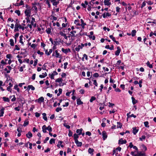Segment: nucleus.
Instances as JSON below:
<instances>
[{
	"instance_id": "c9c22d12",
	"label": "nucleus",
	"mask_w": 156,
	"mask_h": 156,
	"mask_svg": "<svg viewBox=\"0 0 156 156\" xmlns=\"http://www.w3.org/2000/svg\"><path fill=\"white\" fill-rule=\"evenodd\" d=\"M21 51L20 53V55H24L26 52V50L25 49H21Z\"/></svg>"
},
{
	"instance_id": "79ce46f5",
	"label": "nucleus",
	"mask_w": 156,
	"mask_h": 156,
	"mask_svg": "<svg viewBox=\"0 0 156 156\" xmlns=\"http://www.w3.org/2000/svg\"><path fill=\"white\" fill-rule=\"evenodd\" d=\"M62 51L64 53L66 54L68 52V50L67 49H65L63 48H62Z\"/></svg>"
},
{
	"instance_id": "5fc2aeb1",
	"label": "nucleus",
	"mask_w": 156,
	"mask_h": 156,
	"mask_svg": "<svg viewBox=\"0 0 156 156\" xmlns=\"http://www.w3.org/2000/svg\"><path fill=\"white\" fill-rule=\"evenodd\" d=\"M93 76L95 77H98L99 76V75L98 73H95L93 74Z\"/></svg>"
},
{
	"instance_id": "39448f33",
	"label": "nucleus",
	"mask_w": 156,
	"mask_h": 156,
	"mask_svg": "<svg viewBox=\"0 0 156 156\" xmlns=\"http://www.w3.org/2000/svg\"><path fill=\"white\" fill-rule=\"evenodd\" d=\"M59 40H60L59 41H54V44H54V46L53 47V49L54 50H55L56 49V48H57L56 46L58 44L57 43L61 42V39L60 38H59Z\"/></svg>"
},
{
	"instance_id": "338daca9",
	"label": "nucleus",
	"mask_w": 156,
	"mask_h": 156,
	"mask_svg": "<svg viewBox=\"0 0 156 156\" xmlns=\"http://www.w3.org/2000/svg\"><path fill=\"white\" fill-rule=\"evenodd\" d=\"M7 90L11 93L12 89L11 87L9 86L7 88Z\"/></svg>"
},
{
	"instance_id": "f3484780",
	"label": "nucleus",
	"mask_w": 156,
	"mask_h": 156,
	"mask_svg": "<svg viewBox=\"0 0 156 156\" xmlns=\"http://www.w3.org/2000/svg\"><path fill=\"white\" fill-rule=\"evenodd\" d=\"M94 149L92 148H89L88 150V152L90 154L92 155L93 154V152L94 151Z\"/></svg>"
},
{
	"instance_id": "473e14b6",
	"label": "nucleus",
	"mask_w": 156,
	"mask_h": 156,
	"mask_svg": "<svg viewBox=\"0 0 156 156\" xmlns=\"http://www.w3.org/2000/svg\"><path fill=\"white\" fill-rule=\"evenodd\" d=\"M96 99V98L94 96H92L90 100V102H92L93 101H95Z\"/></svg>"
},
{
	"instance_id": "72a5a7b5",
	"label": "nucleus",
	"mask_w": 156,
	"mask_h": 156,
	"mask_svg": "<svg viewBox=\"0 0 156 156\" xmlns=\"http://www.w3.org/2000/svg\"><path fill=\"white\" fill-rule=\"evenodd\" d=\"M55 139L54 138H52L49 141V143L50 144H52L53 143H55Z\"/></svg>"
},
{
	"instance_id": "0eeeda50",
	"label": "nucleus",
	"mask_w": 156,
	"mask_h": 156,
	"mask_svg": "<svg viewBox=\"0 0 156 156\" xmlns=\"http://www.w3.org/2000/svg\"><path fill=\"white\" fill-rule=\"evenodd\" d=\"M19 24L16 23L15 24V29L14 30V32H16L19 30Z\"/></svg>"
},
{
	"instance_id": "c85d7f7f",
	"label": "nucleus",
	"mask_w": 156,
	"mask_h": 156,
	"mask_svg": "<svg viewBox=\"0 0 156 156\" xmlns=\"http://www.w3.org/2000/svg\"><path fill=\"white\" fill-rule=\"evenodd\" d=\"M79 20H75L74 23L77 26H80V24L79 23Z\"/></svg>"
},
{
	"instance_id": "ddd939ff",
	"label": "nucleus",
	"mask_w": 156,
	"mask_h": 156,
	"mask_svg": "<svg viewBox=\"0 0 156 156\" xmlns=\"http://www.w3.org/2000/svg\"><path fill=\"white\" fill-rule=\"evenodd\" d=\"M133 133L134 135H136L138 132V129H137L136 128V127H133Z\"/></svg>"
},
{
	"instance_id": "9d476101",
	"label": "nucleus",
	"mask_w": 156,
	"mask_h": 156,
	"mask_svg": "<svg viewBox=\"0 0 156 156\" xmlns=\"http://www.w3.org/2000/svg\"><path fill=\"white\" fill-rule=\"evenodd\" d=\"M30 89L32 90H34L35 89L34 87L32 85H29L27 86V90L29 91Z\"/></svg>"
},
{
	"instance_id": "49530a36",
	"label": "nucleus",
	"mask_w": 156,
	"mask_h": 156,
	"mask_svg": "<svg viewBox=\"0 0 156 156\" xmlns=\"http://www.w3.org/2000/svg\"><path fill=\"white\" fill-rule=\"evenodd\" d=\"M32 8H34V9L35 10V13H37V12L38 11V9L37 7L35 5H33Z\"/></svg>"
},
{
	"instance_id": "a19ab883",
	"label": "nucleus",
	"mask_w": 156,
	"mask_h": 156,
	"mask_svg": "<svg viewBox=\"0 0 156 156\" xmlns=\"http://www.w3.org/2000/svg\"><path fill=\"white\" fill-rule=\"evenodd\" d=\"M147 66H148L150 68H152L153 67V66L152 64H151L149 61H148L146 63Z\"/></svg>"
},
{
	"instance_id": "9b49d317",
	"label": "nucleus",
	"mask_w": 156,
	"mask_h": 156,
	"mask_svg": "<svg viewBox=\"0 0 156 156\" xmlns=\"http://www.w3.org/2000/svg\"><path fill=\"white\" fill-rule=\"evenodd\" d=\"M50 1L52 3V5L54 6L57 5L59 3V1L57 2L56 0H50Z\"/></svg>"
},
{
	"instance_id": "2eb2a0df",
	"label": "nucleus",
	"mask_w": 156,
	"mask_h": 156,
	"mask_svg": "<svg viewBox=\"0 0 156 156\" xmlns=\"http://www.w3.org/2000/svg\"><path fill=\"white\" fill-rule=\"evenodd\" d=\"M75 143L76 144L77 147H81L82 145V143L81 142L78 141V140L75 141Z\"/></svg>"
},
{
	"instance_id": "603ef678",
	"label": "nucleus",
	"mask_w": 156,
	"mask_h": 156,
	"mask_svg": "<svg viewBox=\"0 0 156 156\" xmlns=\"http://www.w3.org/2000/svg\"><path fill=\"white\" fill-rule=\"evenodd\" d=\"M109 37L114 42L115 40V37L112 35H109Z\"/></svg>"
},
{
	"instance_id": "cd10ccee",
	"label": "nucleus",
	"mask_w": 156,
	"mask_h": 156,
	"mask_svg": "<svg viewBox=\"0 0 156 156\" xmlns=\"http://www.w3.org/2000/svg\"><path fill=\"white\" fill-rule=\"evenodd\" d=\"M79 35H80L81 36H82V35H86V36H87V33L86 32H84V33H83L82 32V30H81L80 32H79Z\"/></svg>"
},
{
	"instance_id": "7c9ffc66",
	"label": "nucleus",
	"mask_w": 156,
	"mask_h": 156,
	"mask_svg": "<svg viewBox=\"0 0 156 156\" xmlns=\"http://www.w3.org/2000/svg\"><path fill=\"white\" fill-rule=\"evenodd\" d=\"M62 78H60L57 79L55 80V82L56 83H60L61 82H62Z\"/></svg>"
},
{
	"instance_id": "0e129e2a",
	"label": "nucleus",
	"mask_w": 156,
	"mask_h": 156,
	"mask_svg": "<svg viewBox=\"0 0 156 156\" xmlns=\"http://www.w3.org/2000/svg\"><path fill=\"white\" fill-rule=\"evenodd\" d=\"M64 69H66L67 68V66L68 65V63L67 62H66L64 63Z\"/></svg>"
},
{
	"instance_id": "8fccbe9b",
	"label": "nucleus",
	"mask_w": 156,
	"mask_h": 156,
	"mask_svg": "<svg viewBox=\"0 0 156 156\" xmlns=\"http://www.w3.org/2000/svg\"><path fill=\"white\" fill-rule=\"evenodd\" d=\"M15 12L16 13L18 16H20V11L19 10H16L15 11Z\"/></svg>"
},
{
	"instance_id": "a878e982",
	"label": "nucleus",
	"mask_w": 156,
	"mask_h": 156,
	"mask_svg": "<svg viewBox=\"0 0 156 156\" xmlns=\"http://www.w3.org/2000/svg\"><path fill=\"white\" fill-rule=\"evenodd\" d=\"M19 35V33H16L15 35L14 38L15 40V43H16L17 41V38L18 37Z\"/></svg>"
},
{
	"instance_id": "de8ad7c7",
	"label": "nucleus",
	"mask_w": 156,
	"mask_h": 156,
	"mask_svg": "<svg viewBox=\"0 0 156 156\" xmlns=\"http://www.w3.org/2000/svg\"><path fill=\"white\" fill-rule=\"evenodd\" d=\"M62 110V108L60 107H58L57 108L55 109V111L57 112H58L59 111H61Z\"/></svg>"
},
{
	"instance_id": "f257e3e1",
	"label": "nucleus",
	"mask_w": 156,
	"mask_h": 156,
	"mask_svg": "<svg viewBox=\"0 0 156 156\" xmlns=\"http://www.w3.org/2000/svg\"><path fill=\"white\" fill-rule=\"evenodd\" d=\"M44 98L43 97H41L39 98L38 99L35 100V101H37L38 103L41 104V102H44Z\"/></svg>"
},
{
	"instance_id": "a211bd4d",
	"label": "nucleus",
	"mask_w": 156,
	"mask_h": 156,
	"mask_svg": "<svg viewBox=\"0 0 156 156\" xmlns=\"http://www.w3.org/2000/svg\"><path fill=\"white\" fill-rule=\"evenodd\" d=\"M131 99L132 100V103L133 105H134L137 102V101L135 100V98L133 97H131Z\"/></svg>"
},
{
	"instance_id": "e433bc0d",
	"label": "nucleus",
	"mask_w": 156,
	"mask_h": 156,
	"mask_svg": "<svg viewBox=\"0 0 156 156\" xmlns=\"http://www.w3.org/2000/svg\"><path fill=\"white\" fill-rule=\"evenodd\" d=\"M130 113V112L129 113H127V116L128 117H133L134 118H135L136 117V115H134L133 114H132L131 115H129V114Z\"/></svg>"
},
{
	"instance_id": "f704fd0d",
	"label": "nucleus",
	"mask_w": 156,
	"mask_h": 156,
	"mask_svg": "<svg viewBox=\"0 0 156 156\" xmlns=\"http://www.w3.org/2000/svg\"><path fill=\"white\" fill-rule=\"evenodd\" d=\"M51 28L50 27H48L46 31L48 34H49L51 33Z\"/></svg>"
},
{
	"instance_id": "4d7b16f0",
	"label": "nucleus",
	"mask_w": 156,
	"mask_h": 156,
	"mask_svg": "<svg viewBox=\"0 0 156 156\" xmlns=\"http://www.w3.org/2000/svg\"><path fill=\"white\" fill-rule=\"evenodd\" d=\"M20 50V48L18 47V45H15V48L14 49V50Z\"/></svg>"
},
{
	"instance_id": "b1692460",
	"label": "nucleus",
	"mask_w": 156,
	"mask_h": 156,
	"mask_svg": "<svg viewBox=\"0 0 156 156\" xmlns=\"http://www.w3.org/2000/svg\"><path fill=\"white\" fill-rule=\"evenodd\" d=\"M76 33V31L75 30H72L70 32L71 36L72 37H75V34Z\"/></svg>"
},
{
	"instance_id": "58836bf2",
	"label": "nucleus",
	"mask_w": 156,
	"mask_h": 156,
	"mask_svg": "<svg viewBox=\"0 0 156 156\" xmlns=\"http://www.w3.org/2000/svg\"><path fill=\"white\" fill-rule=\"evenodd\" d=\"M46 67L47 66L46 65V64L45 63L43 65L42 69L44 70H46L47 72L48 71V70L46 69Z\"/></svg>"
},
{
	"instance_id": "6ab92c4d",
	"label": "nucleus",
	"mask_w": 156,
	"mask_h": 156,
	"mask_svg": "<svg viewBox=\"0 0 156 156\" xmlns=\"http://www.w3.org/2000/svg\"><path fill=\"white\" fill-rule=\"evenodd\" d=\"M79 135L77 134L76 133H74V140L75 141H76L78 140V139L79 138V136H78Z\"/></svg>"
},
{
	"instance_id": "aec40b11",
	"label": "nucleus",
	"mask_w": 156,
	"mask_h": 156,
	"mask_svg": "<svg viewBox=\"0 0 156 156\" xmlns=\"http://www.w3.org/2000/svg\"><path fill=\"white\" fill-rule=\"evenodd\" d=\"M83 131V129L82 128H81L80 129H77L76 130V133H79L78 135H80L81 134H82V132Z\"/></svg>"
},
{
	"instance_id": "37998d69",
	"label": "nucleus",
	"mask_w": 156,
	"mask_h": 156,
	"mask_svg": "<svg viewBox=\"0 0 156 156\" xmlns=\"http://www.w3.org/2000/svg\"><path fill=\"white\" fill-rule=\"evenodd\" d=\"M48 75L50 77L51 79H54L55 75H54L53 73H52L51 74H49Z\"/></svg>"
},
{
	"instance_id": "f03ea898",
	"label": "nucleus",
	"mask_w": 156,
	"mask_h": 156,
	"mask_svg": "<svg viewBox=\"0 0 156 156\" xmlns=\"http://www.w3.org/2000/svg\"><path fill=\"white\" fill-rule=\"evenodd\" d=\"M127 143V141L126 140H123L122 138H121L119 140L118 144H126Z\"/></svg>"
},
{
	"instance_id": "c756f323",
	"label": "nucleus",
	"mask_w": 156,
	"mask_h": 156,
	"mask_svg": "<svg viewBox=\"0 0 156 156\" xmlns=\"http://www.w3.org/2000/svg\"><path fill=\"white\" fill-rule=\"evenodd\" d=\"M136 31L135 30H132L131 32V35L132 37H134L136 35Z\"/></svg>"
},
{
	"instance_id": "bf43d9fd",
	"label": "nucleus",
	"mask_w": 156,
	"mask_h": 156,
	"mask_svg": "<svg viewBox=\"0 0 156 156\" xmlns=\"http://www.w3.org/2000/svg\"><path fill=\"white\" fill-rule=\"evenodd\" d=\"M12 57V55L10 54H8L6 55V57L7 58L10 59Z\"/></svg>"
},
{
	"instance_id": "e2e57ef3",
	"label": "nucleus",
	"mask_w": 156,
	"mask_h": 156,
	"mask_svg": "<svg viewBox=\"0 0 156 156\" xmlns=\"http://www.w3.org/2000/svg\"><path fill=\"white\" fill-rule=\"evenodd\" d=\"M108 104H109L108 106L109 107H112V106H113L115 105L114 104L111 103L110 102L108 103Z\"/></svg>"
},
{
	"instance_id": "69168bd1",
	"label": "nucleus",
	"mask_w": 156,
	"mask_h": 156,
	"mask_svg": "<svg viewBox=\"0 0 156 156\" xmlns=\"http://www.w3.org/2000/svg\"><path fill=\"white\" fill-rule=\"evenodd\" d=\"M79 92H80V93L81 94H83L84 93V90L83 89H81L79 90Z\"/></svg>"
},
{
	"instance_id": "4c0bfd02",
	"label": "nucleus",
	"mask_w": 156,
	"mask_h": 156,
	"mask_svg": "<svg viewBox=\"0 0 156 156\" xmlns=\"http://www.w3.org/2000/svg\"><path fill=\"white\" fill-rule=\"evenodd\" d=\"M144 126L146 127L149 128V122L148 121H146L144 122Z\"/></svg>"
},
{
	"instance_id": "774afa93",
	"label": "nucleus",
	"mask_w": 156,
	"mask_h": 156,
	"mask_svg": "<svg viewBox=\"0 0 156 156\" xmlns=\"http://www.w3.org/2000/svg\"><path fill=\"white\" fill-rule=\"evenodd\" d=\"M86 134L90 136L91 135V133L90 132L87 131V132H86Z\"/></svg>"
},
{
	"instance_id": "423d86ee",
	"label": "nucleus",
	"mask_w": 156,
	"mask_h": 156,
	"mask_svg": "<svg viewBox=\"0 0 156 156\" xmlns=\"http://www.w3.org/2000/svg\"><path fill=\"white\" fill-rule=\"evenodd\" d=\"M117 50L115 51V54L116 56H118L121 51V49L119 47L117 48Z\"/></svg>"
},
{
	"instance_id": "052dcab7",
	"label": "nucleus",
	"mask_w": 156,
	"mask_h": 156,
	"mask_svg": "<svg viewBox=\"0 0 156 156\" xmlns=\"http://www.w3.org/2000/svg\"><path fill=\"white\" fill-rule=\"evenodd\" d=\"M146 5V2L145 1L143 2L142 4L141 8H143Z\"/></svg>"
},
{
	"instance_id": "20e7f679",
	"label": "nucleus",
	"mask_w": 156,
	"mask_h": 156,
	"mask_svg": "<svg viewBox=\"0 0 156 156\" xmlns=\"http://www.w3.org/2000/svg\"><path fill=\"white\" fill-rule=\"evenodd\" d=\"M31 10L29 9H26L24 11V13L26 16H30V13H31Z\"/></svg>"
},
{
	"instance_id": "393cba45",
	"label": "nucleus",
	"mask_w": 156,
	"mask_h": 156,
	"mask_svg": "<svg viewBox=\"0 0 156 156\" xmlns=\"http://www.w3.org/2000/svg\"><path fill=\"white\" fill-rule=\"evenodd\" d=\"M43 115V118L44 120L47 121V118L46 116V114L45 113H43L42 114Z\"/></svg>"
},
{
	"instance_id": "4be33fe9",
	"label": "nucleus",
	"mask_w": 156,
	"mask_h": 156,
	"mask_svg": "<svg viewBox=\"0 0 156 156\" xmlns=\"http://www.w3.org/2000/svg\"><path fill=\"white\" fill-rule=\"evenodd\" d=\"M29 121L27 119H26L24 122V124L23 125V126H26L29 124Z\"/></svg>"
},
{
	"instance_id": "f8f14e48",
	"label": "nucleus",
	"mask_w": 156,
	"mask_h": 156,
	"mask_svg": "<svg viewBox=\"0 0 156 156\" xmlns=\"http://www.w3.org/2000/svg\"><path fill=\"white\" fill-rule=\"evenodd\" d=\"M26 137L29 139H30L32 137V134L30 131L28 132V133L26 134Z\"/></svg>"
},
{
	"instance_id": "6e6552de",
	"label": "nucleus",
	"mask_w": 156,
	"mask_h": 156,
	"mask_svg": "<svg viewBox=\"0 0 156 156\" xmlns=\"http://www.w3.org/2000/svg\"><path fill=\"white\" fill-rule=\"evenodd\" d=\"M110 1V0H105L104 2L105 5L107 6L110 5L111 4Z\"/></svg>"
},
{
	"instance_id": "c03bdc74",
	"label": "nucleus",
	"mask_w": 156,
	"mask_h": 156,
	"mask_svg": "<svg viewBox=\"0 0 156 156\" xmlns=\"http://www.w3.org/2000/svg\"><path fill=\"white\" fill-rule=\"evenodd\" d=\"M46 3L48 5V8H50L51 7V5L50 3V2H49V0H46Z\"/></svg>"
},
{
	"instance_id": "dca6fc26",
	"label": "nucleus",
	"mask_w": 156,
	"mask_h": 156,
	"mask_svg": "<svg viewBox=\"0 0 156 156\" xmlns=\"http://www.w3.org/2000/svg\"><path fill=\"white\" fill-rule=\"evenodd\" d=\"M5 108H2L0 111L1 113H0V117H2L3 116L4 113V111Z\"/></svg>"
},
{
	"instance_id": "ea45409f",
	"label": "nucleus",
	"mask_w": 156,
	"mask_h": 156,
	"mask_svg": "<svg viewBox=\"0 0 156 156\" xmlns=\"http://www.w3.org/2000/svg\"><path fill=\"white\" fill-rule=\"evenodd\" d=\"M45 125H44L42 127V131L44 133H46L47 132L46 129H45Z\"/></svg>"
},
{
	"instance_id": "2f4dec72",
	"label": "nucleus",
	"mask_w": 156,
	"mask_h": 156,
	"mask_svg": "<svg viewBox=\"0 0 156 156\" xmlns=\"http://www.w3.org/2000/svg\"><path fill=\"white\" fill-rule=\"evenodd\" d=\"M137 156H146L144 153H142L141 152H137Z\"/></svg>"
},
{
	"instance_id": "13d9d810",
	"label": "nucleus",
	"mask_w": 156,
	"mask_h": 156,
	"mask_svg": "<svg viewBox=\"0 0 156 156\" xmlns=\"http://www.w3.org/2000/svg\"><path fill=\"white\" fill-rule=\"evenodd\" d=\"M31 19H32V20L31 22V25H33L34 23V22L35 21V19L34 18L32 17L31 18Z\"/></svg>"
},
{
	"instance_id": "412c9836",
	"label": "nucleus",
	"mask_w": 156,
	"mask_h": 156,
	"mask_svg": "<svg viewBox=\"0 0 156 156\" xmlns=\"http://www.w3.org/2000/svg\"><path fill=\"white\" fill-rule=\"evenodd\" d=\"M117 128H121L122 126V124L120 122H117Z\"/></svg>"
},
{
	"instance_id": "a18cd8bd",
	"label": "nucleus",
	"mask_w": 156,
	"mask_h": 156,
	"mask_svg": "<svg viewBox=\"0 0 156 156\" xmlns=\"http://www.w3.org/2000/svg\"><path fill=\"white\" fill-rule=\"evenodd\" d=\"M145 138V136L144 135H143L141 136V137L139 138V139L141 141H143V140H144Z\"/></svg>"
},
{
	"instance_id": "864d4df0",
	"label": "nucleus",
	"mask_w": 156,
	"mask_h": 156,
	"mask_svg": "<svg viewBox=\"0 0 156 156\" xmlns=\"http://www.w3.org/2000/svg\"><path fill=\"white\" fill-rule=\"evenodd\" d=\"M37 62H38L37 59H35L34 61V65H33L34 66H35L37 65Z\"/></svg>"
},
{
	"instance_id": "3c124183",
	"label": "nucleus",
	"mask_w": 156,
	"mask_h": 156,
	"mask_svg": "<svg viewBox=\"0 0 156 156\" xmlns=\"http://www.w3.org/2000/svg\"><path fill=\"white\" fill-rule=\"evenodd\" d=\"M72 135H73L72 132L69 129L68 136H69V137H71L72 136Z\"/></svg>"
},
{
	"instance_id": "680f3d73",
	"label": "nucleus",
	"mask_w": 156,
	"mask_h": 156,
	"mask_svg": "<svg viewBox=\"0 0 156 156\" xmlns=\"http://www.w3.org/2000/svg\"><path fill=\"white\" fill-rule=\"evenodd\" d=\"M94 83L93 84L96 87L98 86V84L97 82V81L96 80H93Z\"/></svg>"
},
{
	"instance_id": "09e8293b",
	"label": "nucleus",
	"mask_w": 156,
	"mask_h": 156,
	"mask_svg": "<svg viewBox=\"0 0 156 156\" xmlns=\"http://www.w3.org/2000/svg\"><path fill=\"white\" fill-rule=\"evenodd\" d=\"M63 126L65 127L66 128L68 129H69L70 128V126L69 125H67V124L66 123H64L63 124Z\"/></svg>"
},
{
	"instance_id": "7ed1b4c3",
	"label": "nucleus",
	"mask_w": 156,
	"mask_h": 156,
	"mask_svg": "<svg viewBox=\"0 0 156 156\" xmlns=\"http://www.w3.org/2000/svg\"><path fill=\"white\" fill-rule=\"evenodd\" d=\"M102 138L103 140H105L107 137V135L106 132L105 131H104L102 132Z\"/></svg>"
},
{
	"instance_id": "5701e85b",
	"label": "nucleus",
	"mask_w": 156,
	"mask_h": 156,
	"mask_svg": "<svg viewBox=\"0 0 156 156\" xmlns=\"http://www.w3.org/2000/svg\"><path fill=\"white\" fill-rule=\"evenodd\" d=\"M2 99L3 101H5L7 102H9L10 101V100H9V98H8L4 97H2Z\"/></svg>"
},
{
	"instance_id": "4468645a",
	"label": "nucleus",
	"mask_w": 156,
	"mask_h": 156,
	"mask_svg": "<svg viewBox=\"0 0 156 156\" xmlns=\"http://www.w3.org/2000/svg\"><path fill=\"white\" fill-rule=\"evenodd\" d=\"M77 104L78 105H81L83 104V102L81 101L80 98L77 99L76 100Z\"/></svg>"
},
{
	"instance_id": "6e6d98bb",
	"label": "nucleus",
	"mask_w": 156,
	"mask_h": 156,
	"mask_svg": "<svg viewBox=\"0 0 156 156\" xmlns=\"http://www.w3.org/2000/svg\"><path fill=\"white\" fill-rule=\"evenodd\" d=\"M30 16H27L26 18V20H27V23H30Z\"/></svg>"
},
{
	"instance_id": "1a4fd4ad",
	"label": "nucleus",
	"mask_w": 156,
	"mask_h": 156,
	"mask_svg": "<svg viewBox=\"0 0 156 156\" xmlns=\"http://www.w3.org/2000/svg\"><path fill=\"white\" fill-rule=\"evenodd\" d=\"M30 89L32 90H34L35 89L34 87L32 85H29L27 86V90L29 91Z\"/></svg>"
},
{
	"instance_id": "bb28decb",
	"label": "nucleus",
	"mask_w": 156,
	"mask_h": 156,
	"mask_svg": "<svg viewBox=\"0 0 156 156\" xmlns=\"http://www.w3.org/2000/svg\"><path fill=\"white\" fill-rule=\"evenodd\" d=\"M9 42H10V45L12 46H14V41L13 39H11L9 40Z\"/></svg>"
}]
</instances>
